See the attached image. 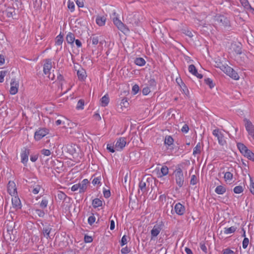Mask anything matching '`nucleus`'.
<instances>
[{
    "instance_id": "1",
    "label": "nucleus",
    "mask_w": 254,
    "mask_h": 254,
    "mask_svg": "<svg viewBox=\"0 0 254 254\" xmlns=\"http://www.w3.org/2000/svg\"><path fill=\"white\" fill-rule=\"evenodd\" d=\"M175 181L179 188L182 187L184 184V177L183 171L180 167H178L174 171Z\"/></svg>"
},
{
    "instance_id": "2",
    "label": "nucleus",
    "mask_w": 254,
    "mask_h": 254,
    "mask_svg": "<svg viewBox=\"0 0 254 254\" xmlns=\"http://www.w3.org/2000/svg\"><path fill=\"white\" fill-rule=\"evenodd\" d=\"M212 134L217 138L218 143L221 146L226 144L227 142L224 135L222 131L218 128H216L212 131Z\"/></svg>"
},
{
    "instance_id": "3",
    "label": "nucleus",
    "mask_w": 254,
    "mask_h": 254,
    "mask_svg": "<svg viewBox=\"0 0 254 254\" xmlns=\"http://www.w3.org/2000/svg\"><path fill=\"white\" fill-rule=\"evenodd\" d=\"M49 130L45 127L39 128L34 133V139L36 141L41 140L42 138L47 135Z\"/></svg>"
},
{
    "instance_id": "4",
    "label": "nucleus",
    "mask_w": 254,
    "mask_h": 254,
    "mask_svg": "<svg viewBox=\"0 0 254 254\" xmlns=\"http://www.w3.org/2000/svg\"><path fill=\"white\" fill-rule=\"evenodd\" d=\"M222 68H223V71L232 78L235 80H238L239 79V76L237 72L230 66L226 65V67H222Z\"/></svg>"
},
{
    "instance_id": "5",
    "label": "nucleus",
    "mask_w": 254,
    "mask_h": 254,
    "mask_svg": "<svg viewBox=\"0 0 254 254\" xmlns=\"http://www.w3.org/2000/svg\"><path fill=\"white\" fill-rule=\"evenodd\" d=\"M30 154V149L27 147H23L21 149L20 157L21 162L25 166L27 165L28 161V157Z\"/></svg>"
},
{
    "instance_id": "6",
    "label": "nucleus",
    "mask_w": 254,
    "mask_h": 254,
    "mask_svg": "<svg viewBox=\"0 0 254 254\" xmlns=\"http://www.w3.org/2000/svg\"><path fill=\"white\" fill-rule=\"evenodd\" d=\"M52 62L50 59H46L45 61V63L43 65V71L45 75H48V77L49 78H51L52 80L54 79V75L53 74V77H50L51 75V69L52 68Z\"/></svg>"
},
{
    "instance_id": "7",
    "label": "nucleus",
    "mask_w": 254,
    "mask_h": 254,
    "mask_svg": "<svg viewBox=\"0 0 254 254\" xmlns=\"http://www.w3.org/2000/svg\"><path fill=\"white\" fill-rule=\"evenodd\" d=\"M113 22L117 28L124 33H127L129 32L128 28L118 18H114L113 19Z\"/></svg>"
},
{
    "instance_id": "8",
    "label": "nucleus",
    "mask_w": 254,
    "mask_h": 254,
    "mask_svg": "<svg viewBox=\"0 0 254 254\" xmlns=\"http://www.w3.org/2000/svg\"><path fill=\"white\" fill-rule=\"evenodd\" d=\"M185 207L181 203L178 202L174 206V211L173 209L171 210V213L173 214L175 212L178 215H183L185 212Z\"/></svg>"
},
{
    "instance_id": "9",
    "label": "nucleus",
    "mask_w": 254,
    "mask_h": 254,
    "mask_svg": "<svg viewBox=\"0 0 254 254\" xmlns=\"http://www.w3.org/2000/svg\"><path fill=\"white\" fill-rule=\"evenodd\" d=\"M126 144V138L125 137H120L116 143L115 149L117 151H121L123 149Z\"/></svg>"
},
{
    "instance_id": "10",
    "label": "nucleus",
    "mask_w": 254,
    "mask_h": 254,
    "mask_svg": "<svg viewBox=\"0 0 254 254\" xmlns=\"http://www.w3.org/2000/svg\"><path fill=\"white\" fill-rule=\"evenodd\" d=\"M19 83L15 79H12L10 82V88L9 93L11 95H15L18 92Z\"/></svg>"
},
{
    "instance_id": "11",
    "label": "nucleus",
    "mask_w": 254,
    "mask_h": 254,
    "mask_svg": "<svg viewBox=\"0 0 254 254\" xmlns=\"http://www.w3.org/2000/svg\"><path fill=\"white\" fill-rule=\"evenodd\" d=\"M162 230L161 224L155 225L153 229L151 231V240L154 239V238L157 237L160 233Z\"/></svg>"
},
{
    "instance_id": "12",
    "label": "nucleus",
    "mask_w": 254,
    "mask_h": 254,
    "mask_svg": "<svg viewBox=\"0 0 254 254\" xmlns=\"http://www.w3.org/2000/svg\"><path fill=\"white\" fill-rule=\"evenodd\" d=\"M88 183V180L86 179H85L83 180L80 183L78 184V185H79V193H83L86 191L87 188V185Z\"/></svg>"
},
{
    "instance_id": "13",
    "label": "nucleus",
    "mask_w": 254,
    "mask_h": 254,
    "mask_svg": "<svg viewBox=\"0 0 254 254\" xmlns=\"http://www.w3.org/2000/svg\"><path fill=\"white\" fill-rule=\"evenodd\" d=\"M215 20L220 25H226L228 19L223 15H217L215 17Z\"/></svg>"
},
{
    "instance_id": "14",
    "label": "nucleus",
    "mask_w": 254,
    "mask_h": 254,
    "mask_svg": "<svg viewBox=\"0 0 254 254\" xmlns=\"http://www.w3.org/2000/svg\"><path fill=\"white\" fill-rule=\"evenodd\" d=\"M244 122L245 123V126L246 129L248 131V133L250 134L251 132L254 131V126L249 120L246 119L244 120Z\"/></svg>"
},
{
    "instance_id": "15",
    "label": "nucleus",
    "mask_w": 254,
    "mask_h": 254,
    "mask_svg": "<svg viewBox=\"0 0 254 254\" xmlns=\"http://www.w3.org/2000/svg\"><path fill=\"white\" fill-rule=\"evenodd\" d=\"M189 71L190 73H192L193 75L196 76L197 78L201 79L202 78L203 76L201 74L198 73L197 70L193 64H190L189 66Z\"/></svg>"
},
{
    "instance_id": "16",
    "label": "nucleus",
    "mask_w": 254,
    "mask_h": 254,
    "mask_svg": "<svg viewBox=\"0 0 254 254\" xmlns=\"http://www.w3.org/2000/svg\"><path fill=\"white\" fill-rule=\"evenodd\" d=\"M52 228L50 225L45 226L42 230V234L46 239H51L50 234L52 230Z\"/></svg>"
},
{
    "instance_id": "17",
    "label": "nucleus",
    "mask_w": 254,
    "mask_h": 254,
    "mask_svg": "<svg viewBox=\"0 0 254 254\" xmlns=\"http://www.w3.org/2000/svg\"><path fill=\"white\" fill-rule=\"evenodd\" d=\"M239 1L241 5L246 10L251 11L254 10V8L251 6L248 0H239Z\"/></svg>"
},
{
    "instance_id": "18",
    "label": "nucleus",
    "mask_w": 254,
    "mask_h": 254,
    "mask_svg": "<svg viewBox=\"0 0 254 254\" xmlns=\"http://www.w3.org/2000/svg\"><path fill=\"white\" fill-rule=\"evenodd\" d=\"M11 201L13 207L15 208L16 209L20 208L21 205V201L18 197L14 196L12 197Z\"/></svg>"
},
{
    "instance_id": "19",
    "label": "nucleus",
    "mask_w": 254,
    "mask_h": 254,
    "mask_svg": "<svg viewBox=\"0 0 254 254\" xmlns=\"http://www.w3.org/2000/svg\"><path fill=\"white\" fill-rule=\"evenodd\" d=\"M106 17L105 16H97L96 18V22L99 26H103L105 24Z\"/></svg>"
},
{
    "instance_id": "20",
    "label": "nucleus",
    "mask_w": 254,
    "mask_h": 254,
    "mask_svg": "<svg viewBox=\"0 0 254 254\" xmlns=\"http://www.w3.org/2000/svg\"><path fill=\"white\" fill-rule=\"evenodd\" d=\"M169 173V169L166 166H163L161 169L160 172L158 173V177L161 178L168 175Z\"/></svg>"
},
{
    "instance_id": "21",
    "label": "nucleus",
    "mask_w": 254,
    "mask_h": 254,
    "mask_svg": "<svg viewBox=\"0 0 254 254\" xmlns=\"http://www.w3.org/2000/svg\"><path fill=\"white\" fill-rule=\"evenodd\" d=\"M237 60L240 64L245 63L247 61L248 56L245 53L242 52V54L238 55Z\"/></svg>"
},
{
    "instance_id": "22",
    "label": "nucleus",
    "mask_w": 254,
    "mask_h": 254,
    "mask_svg": "<svg viewBox=\"0 0 254 254\" xmlns=\"http://www.w3.org/2000/svg\"><path fill=\"white\" fill-rule=\"evenodd\" d=\"M232 48L233 49V51L235 52V53L237 55H239L240 54H242V46L241 44H232Z\"/></svg>"
},
{
    "instance_id": "23",
    "label": "nucleus",
    "mask_w": 254,
    "mask_h": 254,
    "mask_svg": "<svg viewBox=\"0 0 254 254\" xmlns=\"http://www.w3.org/2000/svg\"><path fill=\"white\" fill-rule=\"evenodd\" d=\"M77 75L78 79L80 80H84L86 77V72L83 68L77 70Z\"/></svg>"
},
{
    "instance_id": "24",
    "label": "nucleus",
    "mask_w": 254,
    "mask_h": 254,
    "mask_svg": "<svg viewBox=\"0 0 254 254\" xmlns=\"http://www.w3.org/2000/svg\"><path fill=\"white\" fill-rule=\"evenodd\" d=\"M226 191V187L221 185L218 186L215 189V192L218 194H223Z\"/></svg>"
},
{
    "instance_id": "25",
    "label": "nucleus",
    "mask_w": 254,
    "mask_h": 254,
    "mask_svg": "<svg viewBox=\"0 0 254 254\" xmlns=\"http://www.w3.org/2000/svg\"><path fill=\"white\" fill-rule=\"evenodd\" d=\"M15 184L13 182H9L7 186V190L10 194L12 195V194L15 193V191L16 189L14 188Z\"/></svg>"
},
{
    "instance_id": "26",
    "label": "nucleus",
    "mask_w": 254,
    "mask_h": 254,
    "mask_svg": "<svg viewBox=\"0 0 254 254\" xmlns=\"http://www.w3.org/2000/svg\"><path fill=\"white\" fill-rule=\"evenodd\" d=\"M75 40V36L74 35L71 33L69 32L66 37V41L69 44H73L74 41Z\"/></svg>"
},
{
    "instance_id": "27",
    "label": "nucleus",
    "mask_w": 254,
    "mask_h": 254,
    "mask_svg": "<svg viewBox=\"0 0 254 254\" xmlns=\"http://www.w3.org/2000/svg\"><path fill=\"white\" fill-rule=\"evenodd\" d=\"M237 147L242 154L244 155L249 150L248 148L242 143H238Z\"/></svg>"
},
{
    "instance_id": "28",
    "label": "nucleus",
    "mask_w": 254,
    "mask_h": 254,
    "mask_svg": "<svg viewBox=\"0 0 254 254\" xmlns=\"http://www.w3.org/2000/svg\"><path fill=\"white\" fill-rule=\"evenodd\" d=\"M101 105L102 107L107 106L109 102V98L107 94L105 95L100 100Z\"/></svg>"
},
{
    "instance_id": "29",
    "label": "nucleus",
    "mask_w": 254,
    "mask_h": 254,
    "mask_svg": "<svg viewBox=\"0 0 254 254\" xmlns=\"http://www.w3.org/2000/svg\"><path fill=\"white\" fill-rule=\"evenodd\" d=\"M102 205H103V202L99 198H95L92 201V205L94 208L102 206Z\"/></svg>"
},
{
    "instance_id": "30",
    "label": "nucleus",
    "mask_w": 254,
    "mask_h": 254,
    "mask_svg": "<svg viewBox=\"0 0 254 254\" xmlns=\"http://www.w3.org/2000/svg\"><path fill=\"white\" fill-rule=\"evenodd\" d=\"M174 139L170 135H167L165 138L164 143L168 146H171L173 144Z\"/></svg>"
},
{
    "instance_id": "31",
    "label": "nucleus",
    "mask_w": 254,
    "mask_h": 254,
    "mask_svg": "<svg viewBox=\"0 0 254 254\" xmlns=\"http://www.w3.org/2000/svg\"><path fill=\"white\" fill-rule=\"evenodd\" d=\"M134 63L137 65L142 66L145 65L146 62L142 58H137L134 60Z\"/></svg>"
},
{
    "instance_id": "32",
    "label": "nucleus",
    "mask_w": 254,
    "mask_h": 254,
    "mask_svg": "<svg viewBox=\"0 0 254 254\" xmlns=\"http://www.w3.org/2000/svg\"><path fill=\"white\" fill-rule=\"evenodd\" d=\"M233 177V175L230 172H226L224 173V178L225 181L227 182L232 181Z\"/></svg>"
},
{
    "instance_id": "33",
    "label": "nucleus",
    "mask_w": 254,
    "mask_h": 254,
    "mask_svg": "<svg viewBox=\"0 0 254 254\" xmlns=\"http://www.w3.org/2000/svg\"><path fill=\"white\" fill-rule=\"evenodd\" d=\"M201 145L200 143L199 142L194 147L193 150V155L195 156L197 154H200L201 153Z\"/></svg>"
},
{
    "instance_id": "34",
    "label": "nucleus",
    "mask_w": 254,
    "mask_h": 254,
    "mask_svg": "<svg viewBox=\"0 0 254 254\" xmlns=\"http://www.w3.org/2000/svg\"><path fill=\"white\" fill-rule=\"evenodd\" d=\"M64 41L63 35L60 34L56 38L55 44L56 45L61 46L62 45Z\"/></svg>"
},
{
    "instance_id": "35",
    "label": "nucleus",
    "mask_w": 254,
    "mask_h": 254,
    "mask_svg": "<svg viewBox=\"0 0 254 254\" xmlns=\"http://www.w3.org/2000/svg\"><path fill=\"white\" fill-rule=\"evenodd\" d=\"M76 146L75 144L68 145L67 146V150L71 154H73L76 152Z\"/></svg>"
},
{
    "instance_id": "36",
    "label": "nucleus",
    "mask_w": 254,
    "mask_h": 254,
    "mask_svg": "<svg viewBox=\"0 0 254 254\" xmlns=\"http://www.w3.org/2000/svg\"><path fill=\"white\" fill-rule=\"evenodd\" d=\"M244 155L249 159L254 161V153L250 150L249 149Z\"/></svg>"
},
{
    "instance_id": "37",
    "label": "nucleus",
    "mask_w": 254,
    "mask_h": 254,
    "mask_svg": "<svg viewBox=\"0 0 254 254\" xmlns=\"http://www.w3.org/2000/svg\"><path fill=\"white\" fill-rule=\"evenodd\" d=\"M236 228L234 226H232L229 228H225L224 230V233L226 234H231L235 232Z\"/></svg>"
},
{
    "instance_id": "38",
    "label": "nucleus",
    "mask_w": 254,
    "mask_h": 254,
    "mask_svg": "<svg viewBox=\"0 0 254 254\" xmlns=\"http://www.w3.org/2000/svg\"><path fill=\"white\" fill-rule=\"evenodd\" d=\"M139 188L142 192L146 190V183L145 182L141 181L139 183Z\"/></svg>"
},
{
    "instance_id": "39",
    "label": "nucleus",
    "mask_w": 254,
    "mask_h": 254,
    "mask_svg": "<svg viewBox=\"0 0 254 254\" xmlns=\"http://www.w3.org/2000/svg\"><path fill=\"white\" fill-rule=\"evenodd\" d=\"M90 40L92 41V44L96 45L99 43V37L96 35H93L90 37Z\"/></svg>"
},
{
    "instance_id": "40",
    "label": "nucleus",
    "mask_w": 254,
    "mask_h": 254,
    "mask_svg": "<svg viewBox=\"0 0 254 254\" xmlns=\"http://www.w3.org/2000/svg\"><path fill=\"white\" fill-rule=\"evenodd\" d=\"M84 101L83 100L80 99L77 102L76 108L77 110H82L84 108Z\"/></svg>"
},
{
    "instance_id": "41",
    "label": "nucleus",
    "mask_w": 254,
    "mask_h": 254,
    "mask_svg": "<svg viewBox=\"0 0 254 254\" xmlns=\"http://www.w3.org/2000/svg\"><path fill=\"white\" fill-rule=\"evenodd\" d=\"M67 7L71 12H73L74 10L75 5L73 1L69 0L67 1Z\"/></svg>"
},
{
    "instance_id": "42",
    "label": "nucleus",
    "mask_w": 254,
    "mask_h": 254,
    "mask_svg": "<svg viewBox=\"0 0 254 254\" xmlns=\"http://www.w3.org/2000/svg\"><path fill=\"white\" fill-rule=\"evenodd\" d=\"M233 190L235 193L238 194L242 193L244 190V189L243 187L241 186H237L234 188Z\"/></svg>"
},
{
    "instance_id": "43",
    "label": "nucleus",
    "mask_w": 254,
    "mask_h": 254,
    "mask_svg": "<svg viewBox=\"0 0 254 254\" xmlns=\"http://www.w3.org/2000/svg\"><path fill=\"white\" fill-rule=\"evenodd\" d=\"M250 190L253 194H254V180L251 177H250Z\"/></svg>"
},
{
    "instance_id": "44",
    "label": "nucleus",
    "mask_w": 254,
    "mask_h": 254,
    "mask_svg": "<svg viewBox=\"0 0 254 254\" xmlns=\"http://www.w3.org/2000/svg\"><path fill=\"white\" fill-rule=\"evenodd\" d=\"M48 203V200L46 198H43L40 204V206L42 208H45L47 207Z\"/></svg>"
},
{
    "instance_id": "45",
    "label": "nucleus",
    "mask_w": 254,
    "mask_h": 254,
    "mask_svg": "<svg viewBox=\"0 0 254 254\" xmlns=\"http://www.w3.org/2000/svg\"><path fill=\"white\" fill-rule=\"evenodd\" d=\"M205 82L210 88H212L214 86V84L213 83L212 80L210 78H207L205 79Z\"/></svg>"
},
{
    "instance_id": "46",
    "label": "nucleus",
    "mask_w": 254,
    "mask_h": 254,
    "mask_svg": "<svg viewBox=\"0 0 254 254\" xmlns=\"http://www.w3.org/2000/svg\"><path fill=\"white\" fill-rule=\"evenodd\" d=\"M35 214L37 215L40 217H43L45 215V212L43 210L39 209H36L35 210Z\"/></svg>"
},
{
    "instance_id": "47",
    "label": "nucleus",
    "mask_w": 254,
    "mask_h": 254,
    "mask_svg": "<svg viewBox=\"0 0 254 254\" xmlns=\"http://www.w3.org/2000/svg\"><path fill=\"white\" fill-rule=\"evenodd\" d=\"M41 153L45 156H49L51 154V152L49 149H43L41 150Z\"/></svg>"
},
{
    "instance_id": "48",
    "label": "nucleus",
    "mask_w": 254,
    "mask_h": 254,
    "mask_svg": "<svg viewBox=\"0 0 254 254\" xmlns=\"http://www.w3.org/2000/svg\"><path fill=\"white\" fill-rule=\"evenodd\" d=\"M7 71L5 70H1L0 71V82L2 83L4 81V77L6 75Z\"/></svg>"
},
{
    "instance_id": "49",
    "label": "nucleus",
    "mask_w": 254,
    "mask_h": 254,
    "mask_svg": "<svg viewBox=\"0 0 254 254\" xmlns=\"http://www.w3.org/2000/svg\"><path fill=\"white\" fill-rule=\"evenodd\" d=\"M197 183V178L194 175H192L190 181V184L192 185H196Z\"/></svg>"
},
{
    "instance_id": "50",
    "label": "nucleus",
    "mask_w": 254,
    "mask_h": 254,
    "mask_svg": "<svg viewBox=\"0 0 254 254\" xmlns=\"http://www.w3.org/2000/svg\"><path fill=\"white\" fill-rule=\"evenodd\" d=\"M57 196L60 200H64L66 197V195L62 191H59L57 194Z\"/></svg>"
},
{
    "instance_id": "51",
    "label": "nucleus",
    "mask_w": 254,
    "mask_h": 254,
    "mask_svg": "<svg viewBox=\"0 0 254 254\" xmlns=\"http://www.w3.org/2000/svg\"><path fill=\"white\" fill-rule=\"evenodd\" d=\"M96 218L94 214L89 216L88 218V223L89 225H92L95 221Z\"/></svg>"
},
{
    "instance_id": "52",
    "label": "nucleus",
    "mask_w": 254,
    "mask_h": 254,
    "mask_svg": "<svg viewBox=\"0 0 254 254\" xmlns=\"http://www.w3.org/2000/svg\"><path fill=\"white\" fill-rule=\"evenodd\" d=\"M41 189V187L39 185H36L35 187L31 190V192H32L34 194H36L39 193L40 190Z\"/></svg>"
},
{
    "instance_id": "53",
    "label": "nucleus",
    "mask_w": 254,
    "mask_h": 254,
    "mask_svg": "<svg viewBox=\"0 0 254 254\" xmlns=\"http://www.w3.org/2000/svg\"><path fill=\"white\" fill-rule=\"evenodd\" d=\"M180 86L183 90V93H184L186 95H187V94L189 92V91H188V89L187 86L185 85V84H184V83H182V85H180Z\"/></svg>"
},
{
    "instance_id": "54",
    "label": "nucleus",
    "mask_w": 254,
    "mask_h": 254,
    "mask_svg": "<svg viewBox=\"0 0 254 254\" xmlns=\"http://www.w3.org/2000/svg\"><path fill=\"white\" fill-rule=\"evenodd\" d=\"M226 65L222 64L220 62H215V66L217 68H219L221 70H223L222 67H226Z\"/></svg>"
},
{
    "instance_id": "55",
    "label": "nucleus",
    "mask_w": 254,
    "mask_h": 254,
    "mask_svg": "<svg viewBox=\"0 0 254 254\" xmlns=\"http://www.w3.org/2000/svg\"><path fill=\"white\" fill-rule=\"evenodd\" d=\"M127 237L126 235H124L121 239V245L123 246L127 244Z\"/></svg>"
},
{
    "instance_id": "56",
    "label": "nucleus",
    "mask_w": 254,
    "mask_h": 254,
    "mask_svg": "<svg viewBox=\"0 0 254 254\" xmlns=\"http://www.w3.org/2000/svg\"><path fill=\"white\" fill-rule=\"evenodd\" d=\"M142 91L144 95H147L150 92V89L149 87L146 86L143 88Z\"/></svg>"
},
{
    "instance_id": "57",
    "label": "nucleus",
    "mask_w": 254,
    "mask_h": 254,
    "mask_svg": "<svg viewBox=\"0 0 254 254\" xmlns=\"http://www.w3.org/2000/svg\"><path fill=\"white\" fill-rule=\"evenodd\" d=\"M249 243V240L247 238H245L243 241V248L246 249L248 246Z\"/></svg>"
},
{
    "instance_id": "58",
    "label": "nucleus",
    "mask_w": 254,
    "mask_h": 254,
    "mask_svg": "<svg viewBox=\"0 0 254 254\" xmlns=\"http://www.w3.org/2000/svg\"><path fill=\"white\" fill-rule=\"evenodd\" d=\"M107 149L110 152L114 153L115 152V149L114 148V145L112 144H108L107 145Z\"/></svg>"
},
{
    "instance_id": "59",
    "label": "nucleus",
    "mask_w": 254,
    "mask_h": 254,
    "mask_svg": "<svg viewBox=\"0 0 254 254\" xmlns=\"http://www.w3.org/2000/svg\"><path fill=\"white\" fill-rule=\"evenodd\" d=\"M38 156V154H32L30 156V160L33 162H35L37 160Z\"/></svg>"
},
{
    "instance_id": "60",
    "label": "nucleus",
    "mask_w": 254,
    "mask_h": 254,
    "mask_svg": "<svg viewBox=\"0 0 254 254\" xmlns=\"http://www.w3.org/2000/svg\"><path fill=\"white\" fill-rule=\"evenodd\" d=\"M223 254H235V253L233 251L227 248L223 250Z\"/></svg>"
},
{
    "instance_id": "61",
    "label": "nucleus",
    "mask_w": 254,
    "mask_h": 254,
    "mask_svg": "<svg viewBox=\"0 0 254 254\" xmlns=\"http://www.w3.org/2000/svg\"><path fill=\"white\" fill-rule=\"evenodd\" d=\"M189 126L187 124H185L183 126V127L181 129L182 131L185 133H187L189 131Z\"/></svg>"
},
{
    "instance_id": "62",
    "label": "nucleus",
    "mask_w": 254,
    "mask_h": 254,
    "mask_svg": "<svg viewBox=\"0 0 254 254\" xmlns=\"http://www.w3.org/2000/svg\"><path fill=\"white\" fill-rule=\"evenodd\" d=\"M139 91V86L135 84L134 86H133L132 88V91L133 93L134 94H136L138 93Z\"/></svg>"
},
{
    "instance_id": "63",
    "label": "nucleus",
    "mask_w": 254,
    "mask_h": 254,
    "mask_svg": "<svg viewBox=\"0 0 254 254\" xmlns=\"http://www.w3.org/2000/svg\"><path fill=\"white\" fill-rule=\"evenodd\" d=\"M92 241L93 239L92 237L88 235H85L84 236V241L85 243H91L92 242Z\"/></svg>"
},
{
    "instance_id": "64",
    "label": "nucleus",
    "mask_w": 254,
    "mask_h": 254,
    "mask_svg": "<svg viewBox=\"0 0 254 254\" xmlns=\"http://www.w3.org/2000/svg\"><path fill=\"white\" fill-rule=\"evenodd\" d=\"M104 196L105 198H108L111 195L110 190H103Z\"/></svg>"
}]
</instances>
